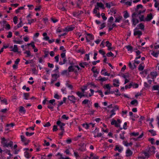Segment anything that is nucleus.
<instances>
[{"label": "nucleus", "instance_id": "nucleus-26", "mask_svg": "<svg viewBox=\"0 0 159 159\" xmlns=\"http://www.w3.org/2000/svg\"><path fill=\"white\" fill-rule=\"evenodd\" d=\"M97 80L102 82L103 81H106L107 79L105 77L101 78V77L100 76L98 77V79Z\"/></svg>", "mask_w": 159, "mask_h": 159}, {"label": "nucleus", "instance_id": "nucleus-30", "mask_svg": "<svg viewBox=\"0 0 159 159\" xmlns=\"http://www.w3.org/2000/svg\"><path fill=\"white\" fill-rule=\"evenodd\" d=\"M115 151H118L119 152H121V151L122 150V148L120 149V148L119 147H118V145H116V147L115 149Z\"/></svg>", "mask_w": 159, "mask_h": 159}, {"label": "nucleus", "instance_id": "nucleus-3", "mask_svg": "<svg viewBox=\"0 0 159 159\" xmlns=\"http://www.w3.org/2000/svg\"><path fill=\"white\" fill-rule=\"evenodd\" d=\"M117 121L118 123L114 119H112L111 122V125H115V126L116 127H120V123L121 122V121L120 119H118L117 120Z\"/></svg>", "mask_w": 159, "mask_h": 159}, {"label": "nucleus", "instance_id": "nucleus-16", "mask_svg": "<svg viewBox=\"0 0 159 159\" xmlns=\"http://www.w3.org/2000/svg\"><path fill=\"white\" fill-rule=\"evenodd\" d=\"M125 1H120V2L122 3H124V5L130 6L131 5L132 2L130 1L125 2Z\"/></svg>", "mask_w": 159, "mask_h": 159}, {"label": "nucleus", "instance_id": "nucleus-22", "mask_svg": "<svg viewBox=\"0 0 159 159\" xmlns=\"http://www.w3.org/2000/svg\"><path fill=\"white\" fill-rule=\"evenodd\" d=\"M152 89L154 90H159V85H157L153 86L152 88Z\"/></svg>", "mask_w": 159, "mask_h": 159}, {"label": "nucleus", "instance_id": "nucleus-53", "mask_svg": "<svg viewBox=\"0 0 159 159\" xmlns=\"http://www.w3.org/2000/svg\"><path fill=\"white\" fill-rule=\"evenodd\" d=\"M61 118L63 119H65L66 120H68L69 118V117L66 116V115H62Z\"/></svg>", "mask_w": 159, "mask_h": 159}, {"label": "nucleus", "instance_id": "nucleus-35", "mask_svg": "<svg viewBox=\"0 0 159 159\" xmlns=\"http://www.w3.org/2000/svg\"><path fill=\"white\" fill-rule=\"evenodd\" d=\"M13 42L14 43L19 44H21L23 42L22 41L19 40L17 41L15 40H13Z\"/></svg>", "mask_w": 159, "mask_h": 159}, {"label": "nucleus", "instance_id": "nucleus-23", "mask_svg": "<svg viewBox=\"0 0 159 159\" xmlns=\"http://www.w3.org/2000/svg\"><path fill=\"white\" fill-rule=\"evenodd\" d=\"M68 82L67 81L66 84V86H67L70 89L72 90L73 89V86L69 84L68 83Z\"/></svg>", "mask_w": 159, "mask_h": 159}, {"label": "nucleus", "instance_id": "nucleus-15", "mask_svg": "<svg viewBox=\"0 0 159 159\" xmlns=\"http://www.w3.org/2000/svg\"><path fill=\"white\" fill-rule=\"evenodd\" d=\"M150 75L152 76V78L153 79L156 78V76L157 75V73L156 72H151L150 74Z\"/></svg>", "mask_w": 159, "mask_h": 159}, {"label": "nucleus", "instance_id": "nucleus-34", "mask_svg": "<svg viewBox=\"0 0 159 159\" xmlns=\"http://www.w3.org/2000/svg\"><path fill=\"white\" fill-rule=\"evenodd\" d=\"M63 61H60L59 62V64L60 65H62L66 63V62L67 60H66V58H63Z\"/></svg>", "mask_w": 159, "mask_h": 159}, {"label": "nucleus", "instance_id": "nucleus-31", "mask_svg": "<svg viewBox=\"0 0 159 159\" xmlns=\"http://www.w3.org/2000/svg\"><path fill=\"white\" fill-rule=\"evenodd\" d=\"M87 35L89 36L88 38L90 40H92L93 39L94 37L91 34H87Z\"/></svg>", "mask_w": 159, "mask_h": 159}, {"label": "nucleus", "instance_id": "nucleus-5", "mask_svg": "<svg viewBox=\"0 0 159 159\" xmlns=\"http://www.w3.org/2000/svg\"><path fill=\"white\" fill-rule=\"evenodd\" d=\"M76 67L78 68V70H79L80 69V67L78 66H71L69 67L68 68V71L69 72H73L74 70V68Z\"/></svg>", "mask_w": 159, "mask_h": 159}, {"label": "nucleus", "instance_id": "nucleus-24", "mask_svg": "<svg viewBox=\"0 0 159 159\" xmlns=\"http://www.w3.org/2000/svg\"><path fill=\"white\" fill-rule=\"evenodd\" d=\"M141 15V14L140 15H139V18L140 20V21H145V19H144V15Z\"/></svg>", "mask_w": 159, "mask_h": 159}, {"label": "nucleus", "instance_id": "nucleus-54", "mask_svg": "<svg viewBox=\"0 0 159 159\" xmlns=\"http://www.w3.org/2000/svg\"><path fill=\"white\" fill-rule=\"evenodd\" d=\"M143 133H142V134L140 135H139L138 138L137 139H134V140H135V141H136V140H138V139H141V138L143 137Z\"/></svg>", "mask_w": 159, "mask_h": 159}, {"label": "nucleus", "instance_id": "nucleus-61", "mask_svg": "<svg viewBox=\"0 0 159 159\" xmlns=\"http://www.w3.org/2000/svg\"><path fill=\"white\" fill-rule=\"evenodd\" d=\"M48 107L52 111H53V107L51 105L48 104Z\"/></svg>", "mask_w": 159, "mask_h": 159}, {"label": "nucleus", "instance_id": "nucleus-62", "mask_svg": "<svg viewBox=\"0 0 159 159\" xmlns=\"http://www.w3.org/2000/svg\"><path fill=\"white\" fill-rule=\"evenodd\" d=\"M48 66L51 68H53L54 67V65L53 64H51L49 63H48Z\"/></svg>", "mask_w": 159, "mask_h": 159}, {"label": "nucleus", "instance_id": "nucleus-21", "mask_svg": "<svg viewBox=\"0 0 159 159\" xmlns=\"http://www.w3.org/2000/svg\"><path fill=\"white\" fill-rule=\"evenodd\" d=\"M52 77L53 78L54 80L56 81L57 79L59 77V75H58L56 74H54L52 75Z\"/></svg>", "mask_w": 159, "mask_h": 159}, {"label": "nucleus", "instance_id": "nucleus-11", "mask_svg": "<svg viewBox=\"0 0 159 159\" xmlns=\"http://www.w3.org/2000/svg\"><path fill=\"white\" fill-rule=\"evenodd\" d=\"M18 49L17 47V46L16 45H14V46L13 48L11 50V51H13L14 52H18Z\"/></svg>", "mask_w": 159, "mask_h": 159}, {"label": "nucleus", "instance_id": "nucleus-37", "mask_svg": "<svg viewBox=\"0 0 159 159\" xmlns=\"http://www.w3.org/2000/svg\"><path fill=\"white\" fill-rule=\"evenodd\" d=\"M125 47L127 49L128 51H132L133 47L131 46L128 45L125 46Z\"/></svg>", "mask_w": 159, "mask_h": 159}, {"label": "nucleus", "instance_id": "nucleus-49", "mask_svg": "<svg viewBox=\"0 0 159 159\" xmlns=\"http://www.w3.org/2000/svg\"><path fill=\"white\" fill-rule=\"evenodd\" d=\"M139 133L138 132H133L131 133L130 135H131L136 136L139 135Z\"/></svg>", "mask_w": 159, "mask_h": 159}, {"label": "nucleus", "instance_id": "nucleus-38", "mask_svg": "<svg viewBox=\"0 0 159 159\" xmlns=\"http://www.w3.org/2000/svg\"><path fill=\"white\" fill-rule=\"evenodd\" d=\"M130 104L132 105H134L135 104H136L137 105L138 104V101L134 99V100L131 101V102H130Z\"/></svg>", "mask_w": 159, "mask_h": 159}, {"label": "nucleus", "instance_id": "nucleus-8", "mask_svg": "<svg viewBox=\"0 0 159 159\" xmlns=\"http://www.w3.org/2000/svg\"><path fill=\"white\" fill-rule=\"evenodd\" d=\"M152 15L151 13H150L147 15L146 18H145V21H149L152 19Z\"/></svg>", "mask_w": 159, "mask_h": 159}, {"label": "nucleus", "instance_id": "nucleus-13", "mask_svg": "<svg viewBox=\"0 0 159 159\" xmlns=\"http://www.w3.org/2000/svg\"><path fill=\"white\" fill-rule=\"evenodd\" d=\"M159 54V51H152L151 53V54L154 57H158Z\"/></svg>", "mask_w": 159, "mask_h": 159}, {"label": "nucleus", "instance_id": "nucleus-52", "mask_svg": "<svg viewBox=\"0 0 159 159\" xmlns=\"http://www.w3.org/2000/svg\"><path fill=\"white\" fill-rule=\"evenodd\" d=\"M89 101L88 99H85L82 102V103L83 104H86L88 103Z\"/></svg>", "mask_w": 159, "mask_h": 159}, {"label": "nucleus", "instance_id": "nucleus-43", "mask_svg": "<svg viewBox=\"0 0 159 159\" xmlns=\"http://www.w3.org/2000/svg\"><path fill=\"white\" fill-rule=\"evenodd\" d=\"M82 125L86 129H88L89 127V125L87 124H83Z\"/></svg>", "mask_w": 159, "mask_h": 159}, {"label": "nucleus", "instance_id": "nucleus-20", "mask_svg": "<svg viewBox=\"0 0 159 159\" xmlns=\"http://www.w3.org/2000/svg\"><path fill=\"white\" fill-rule=\"evenodd\" d=\"M97 5L99 7L102 9L105 8L104 5L101 2H97Z\"/></svg>", "mask_w": 159, "mask_h": 159}, {"label": "nucleus", "instance_id": "nucleus-46", "mask_svg": "<svg viewBox=\"0 0 159 159\" xmlns=\"http://www.w3.org/2000/svg\"><path fill=\"white\" fill-rule=\"evenodd\" d=\"M149 132L151 133L153 136H155L156 135V132L153 130H149Z\"/></svg>", "mask_w": 159, "mask_h": 159}, {"label": "nucleus", "instance_id": "nucleus-19", "mask_svg": "<svg viewBox=\"0 0 159 159\" xmlns=\"http://www.w3.org/2000/svg\"><path fill=\"white\" fill-rule=\"evenodd\" d=\"M148 152L149 153H154L155 152V148L153 147H152L150 148L149 149Z\"/></svg>", "mask_w": 159, "mask_h": 159}, {"label": "nucleus", "instance_id": "nucleus-55", "mask_svg": "<svg viewBox=\"0 0 159 159\" xmlns=\"http://www.w3.org/2000/svg\"><path fill=\"white\" fill-rule=\"evenodd\" d=\"M58 130L57 128V126L56 125H54L53 126V128L52 130L53 131H56Z\"/></svg>", "mask_w": 159, "mask_h": 159}, {"label": "nucleus", "instance_id": "nucleus-25", "mask_svg": "<svg viewBox=\"0 0 159 159\" xmlns=\"http://www.w3.org/2000/svg\"><path fill=\"white\" fill-rule=\"evenodd\" d=\"M138 27H139V28L142 30H143L144 27V25L142 23L139 24L137 25Z\"/></svg>", "mask_w": 159, "mask_h": 159}, {"label": "nucleus", "instance_id": "nucleus-45", "mask_svg": "<svg viewBox=\"0 0 159 159\" xmlns=\"http://www.w3.org/2000/svg\"><path fill=\"white\" fill-rule=\"evenodd\" d=\"M144 68V66H142V65L140 64L139 65L138 70L140 71H141L143 70Z\"/></svg>", "mask_w": 159, "mask_h": 159}, {"label": "nucleus", "instance_id": "nucleus-60", "mask_svg": "<svg viewBox=\"0 0 159 159\" xmlns=\"http://www.w3.org/2000/svg\"><path fill=\"white\" fill-rule=\"evenodd\" d=\"M55 99L51 100L49 101V103L51 104L52 105H53V103L55 102Z\"/></svg>", "mask_w": 159, "mask_h": 159}, {"label": "nucleus", "instance_id": "nucleus-48", "mask_svg": "<svg viewBox=\"0 0 159 159\" xmlns=\"http://www.w3.org/2000/svg\"><path fill=\"white\" fill-rule=\"evenodd\" d=\"M106 55L108 57H113L114 56V54L111 52L107 53Z\"/></svg>", "mask_w": 159, "mask_h": 159}, {"label": "nucleus", "instance_id": "nucleus-2", "mask_svg": "<svg viewBox=\"0 0 159 159\" xmlns=\"http://www.w3.org/2000/svg\"><path fill=\"white\" fill-rule=\"evenodd\" d=\"M1 143L4 147H8L9 146L12 148L13 142L9 140L6 139L4 138H2Z\"/></svg>", "mask_w": 159, "mask_h": 159}, {"label": "nucleus", "instance_id": "nucleus-47", "mask_svg": "<svg viewBox=\"0 0 159 159\" xmlns=\"http://www.w3.org/2000/svg\"><path fill=\"white\" fill-rule=\"evenodd\" d=\"M20 138H21V140L22 142H24L26 141V138H25V137L24 136L21 135Z\"/></svg>", "mask_w": 159, "mask_h": 159}, {"label": "nucleus", "instance_id": "nucleus-7", "mask_svg": "<svg viewBox=\"0 0 159 159\" xmlns=\"http://www.w3.org/2000/svg\"><path fill=\"white\" fill-rule=\"evenodd\" d=\"M75 28V27L72 26H70L68 27L65 28L63 29V31H69L72 30Z\"/></svg>", "mask_w": 159, "mask_h": 159}, {"label": "nucleus", "instance_id": "nucleus-44", "mask_svg": "<svg viewBox=\"0 0 159 159\" xmlns=\"http://www.w3.org/2000/svg\"><path fill=\"white\" fill-rule=\"evenodd\" d=\"M105 87L106 88L108 89V90H109V93H110V90L111 89V87L110 86V85H109V84H106L105 85Z\"/></svg>", "mask_w": 159, "mask_h": 159}, {"label": "nucleus", "instance_id": "nucleus-6", "mask_svg": "<svg viewBox=\"0 0 159 159\" xmlns=\"http://www.w3.org/2000/svg\"><path fill=\"white\" fill-rule=\"evenodd\" d=\"M68 98L70 102H71L73 103H75L77 99L73 95L68 96Z\"/></svg>", "mask_w": 159, "mask_h": 159}, {"label": "nucleus", "instance_id": "nucleus-50", "mask_svg": "<svg viewBox=\"0 0 159 159\" xmlns=\"http://www.w3.org/2000/svg\"><path fill=\"white\" fill-rule=\"evenodd\" d=\"M106 46L107 47H111L112 45V44L111 43H110L109 41H107L106 42Z\"/></svg>", "mask_w": 159, "mask_h": 159}, {"label": "nucleus", "instance_id": "nucleus-58", "mask_svg": "<svg viewBox=\"0 0 159 159\" xmlns=\"http://www.w3.org/2000/svg\"><path fill=\"white\" fill-rule=\"evenodd\" d=\"M12 36V33L10 31L8 32V34L7 35V38H11Z\"/></svg>", "mask_w": 159, "mask_h": 159}, {"label": "nucleus", "instance_id": "nucleus-17", "mask_svg": "<svg viewBox=\"0 0 159 159\" xmlns=\"http://www.w3.org/2000/svg\"><path fill=\"white\" fill-rule=\"evenodd\" d=\"M76 94L77 95L80 97V98H81L82 97L85 96L86 97H88V96L86 95H84V94L80 92H78L76 93Z\"/></svg>", "mask_w": 159, "mask_h": 159}, {"label": "nucleus", "instance_id": "nucleus-10", "mask_svg": "<svg viewBox=\"0 0 159 159\" xmlns=\"http://www.w3.org/2000/svg\"><path fill=\"white\" fill-rule=\"evenodd\" d=\"M138 29L137 28H136L135 29L134 31V36L136 35H139V36L141 35L142 34V32L140 30H137Z\"/></svg>", "mask_w": 159, "mask_h": 159}, {"label": "nucleus", "instance_id": "nucleus-4", "mask_svg": "<svg viewBox=\"0 0 159 159\" xmlns=\"http://www.w3.org/2000/svg\"><path fill=\"white\" fill-rule=\"evenodd\" d=\"M57 124L59 126L61 130L63 131L64 130V126L65 125V123L61 122L60 121H58L57 122Z\"/></svg>", "mask_w": 159, "mask_h": 159}, {"label": "nucleus", "instance_id": "nucleus-41", "mask_svg": "<svg viewBox=\"0 0 159 159\" xmlns=\"http://www.w3.org/2000/svg\"><path fill=\"white\" fill-rule=\"evenodd\" d=\"M13 20L14 23L15 24H16L17 23V21L18 20V18L16 16H14L13 18Z\"/></svg>", "mask_w": 159, "mask_h": 159}, {"label": "nucleus", "instance_id": "nucleus-39", "mask_svg": "<svg viewBox=\"0 0 159 159\" xmlns=\"http://www.w3.org/2000/svg\"><path fill=\"white\" fill-rule=\"evenodd\" d=\"M156 2L155 4V7H158V10H159V2L158 1H155Z\"/></svg>", "mask_w": 159, "mask_h": 159}, {"label": "nucleus", "instance_id": "nucleus-59", "mask_svg": "<svg viewBox=\"0 0 159 159\" xmlns=\"http://www.w3.org/2000/svg\"><path fill=\"white\" fill-rule=\"evenodd\" d=\"M124 144L126 146H131V145H132V143L131 142L130 143H127V142H125L124 143Z\"/></svg>", "mask_w": 159, "mask_h": 159}, {"label": "nucleus", "instance_id": "nucleus-40", "mask_svg": "<svg viewBox=\"0 0 159 159\" xmlns=\"http://www.w3.org/2000/svg\"><path fill=\"white\" fill-rule=\"evenodd\" d=\"M24 96L25 97V99L26 100H27L28 99V98L29 96V94L28 93H24Z\"/></svg>", "mask_w": 159, "mask_h": 159}, {"label": "nucleus", "instance_id": "nucleus-12", "mask_svg": "<svg viewBox=\"0 0 159 159\" xmlns=\"http://www.w3.org/2000/svg\"><path fill=\"white\" fill-rule=\"evenodd\" d=\"M115 5V4L113 2L109 3H106V7L108 8H110L111 6H114Z\"/></svg>", "mask_w": 159, "mask_h": 159}, {"label": "nucleus", "instance_id": "nucleus-57", "mask_svg": "<svg viewBox=\"0 0 159 159\" xmlns=\"http://www.w3.org/2000/svg\"><path fill=\"white\" fill-rule=\"evenodd\" d=\"M34 134V133H29L28 132H26L25 133L26 135L27 136H30Z\"/></svg>", "mask_w": 159, "mask_h": 159}, {"label": "nucleus", "instance_id": "nucleus-9", "mask_svg": "<svg viewBox=\"0 0 159 159\" xmlns=\"http://www.w3.org/2000/svg\"><path fill=\"white\" fill-rule=\"evenodd\" d=\"M113 85L115 87H118L119 86L120 83L119 80H118L114 79L113 80Z\"/></svg>", "mask_w": 159, "mask_h": 159}, {"label": "nucleus", "instance_id": "nucleus-32", "mask_svg": "<svg viewBox=\"0 0 159 159\" xmlns=\"http://www.w3.org/2000/svg\"><path fill=\"white\" fill-rule=\"evenodd\" d=\"M24 54H27L26 57H28L30 56L31 55V53L30 51H26L25 52H24Z\"/></svg>", "mask_w": 159, "mask_h": 159}, {"label": "nucleus", "instance_id": "nucleus-1", "mask_svg": "<svg viewBox=\"0 0 159 159\" xmlns=\"http://www.w3.org/2000/svg\"><path fill=\"white\" fill-rule=\"evenodd\" d=\"M145 11V10H143V11H135L132 14V21L133 24L134 26H135L139 22L138 20L135 18V17L139 16V15L144 12Z\"/></svg>", "mask_w": 159, "mask_h": 159}, {"label": "nucleus", "instance_id": "nucleus-36", "mask_svg": "<svg viewBox=\"0 0 159 159\" xmlns=\"http://www.w3.org/2000/svg\"><path fill=\"white\" fill-rule=\"evenodd\" d=\"M91 70L94 73H96L97 74H98V72L97 71V69L95 68V66H93L91 69Z\"/></svg>", "mask_w": 159, "mask_h": 159}, {"label": "nucleus", "instance_id": "nucleus-29", "mask_svg": "<svg viewBox=\"0 0 159 159\" xmlns=\"http://www.w3.org/2000/svg\"><path fill=\"white\" fill-rule=\"evenodd\" d=\"M122 18V17L121 16H119L117 18H116L115 20V22H119L120 20Z\"/></svg>", "mask_w": 159, "mask_h": 159}, {"label": "nucleus", "instance_id": "nucleus-63", "mask_svg": "<svg viewBox=\"0 0 159 159\" xmlns=\"http://www.w3.org/2000/svg\"><path fill=\"white\" fill-rule=\"evenodd\" d=\"M41 7V6H39L38 7L35 8L34 10L36 11H39L40 10Z\"/></svg>", "mask_w": 159, "mask_h": 159}, {"label": "nucleus", "instance_id": "nucleus-14", "mask_svg": "<svg viewBox=\"0 0 159 159\" xmlns=\"http://www.w3.org/2000/svg\"><path fill=\"white\" fill-rule=\"evenodd\" d=\"M126 156L127 157H128L129 156H130L132 155L133 152H132L130 149H128L126 151Z\"/></svg>", "mask_w": 159, "mask_h": 159}, {"label": "nucleus", "instance_id": "nucleus-51", "mask_svg": "<svg viewBox=\"0 0 159 159\" xmlns=\"http://www.w3.org/2000/svg\"><path fill=\"white\" fill-rule=\"evenodd\" d=\"M143 153L144 154V155L145 156V158L147 157V158H148V157H149V154L148 153V152H143Z\"/></svg>", "mask_w": 159, "mask_h": 159}, {"label": "nucleus", "instance_id": "nucleus-64", "mask_svg": "<svg viewBox=\"0 0 159 159\" xmlns=\"http://www.w3.org/2000/svg\"><path fill=\"white\" fill-rule=\"evenodd\" d=\"M114 18L112 16H111L109 20H108V21L109 22H111L113 20Z\"/></svg>", "mask_w": 159, "mask_h": 159}, {"label": "nucleus", "instance_id": "nucleus-42", "mask_svg": "<svg viewBox=\"0 0 159 159\" xmlns=\"http://www.w3.org/2000/svg\"><path fill=\"white\" fill-rule=\"evenodd\" d=\"M25 157L27 158H29L31 157V156L29 155L28 152H25Z\"/></svg>", "mask_w": 159, "mask_h": 159}, {"label": "nucleus", "instance_id": "nucleus-56", "mask_svg": "<svg viewBox=\"0 0 159 159\" xmlns=\"http://www.w3.org/2000/svg\"><path fill=\"white\" fill-rule=\"evenodd\" d=\"M101 16L102 17V18L104 20H106L107 19V18L105 16V14L104 13H102L101 14Z\"/></svg>", "mask_w": 159, "mask_h": 159}, {"label": "nucleus", "instance_id": "nucleus-27", "mask_svg": "<svg viewBox=\"0 0 159 159\" xmlns=\"http://www.w3.org/2000/svg\"><path fill=\"white\" fill-rule=\"evenodd\" d=\"M88 64L86 62H84L83 63H80L79 64V65L82 68H84V66L88 65Z\"/></svg>", "mask_w": 159, "mask_h": 159}, {"label": "nucleus", "instance_id": "nucleus-33", "mask_svg": "<svg viewBox=\"0 0 159 159\" xmlns=\"http://www.w3.org/2000/svg\"><path fill=\"white\" fill-rule=\"evenodd\" d=\"M129 16V15L128 14L127 11H124V17L125 18H126Z\"/></svg>", "mask_w": 159, "mask_h": 159}, {"label": "nucleus", "instance_id": "nucleus-18", "mask_svg": "<svg viewBox=\"0 0 159 159\" xmlns=\"http://www.w3.org/2000/svg\"><path fill=\"white\" fill-rule=\"evenodd\" d=\"M143 6L141 4H139L137 6L136 8L135 9V11H143L141 10H139V8H142Z\"/></svg>", "mask_w": 159, "mask_h": 159}, {"label": "nucleus", "instance_id": "nucleus-28", "mask_svg": "<svg viewBox=\"0 0 159 159\" xmlns=\"http://www.w3.org/2000/svg\"><path fill=\"white\" fill-rule=\"evenodd\" d=\"M19 111L20 112H23L24 113H25L26 111L24 108L22 106H20Z\"/></svg>", "mask_w": 159, "mask_h": 159}]
</instances>
